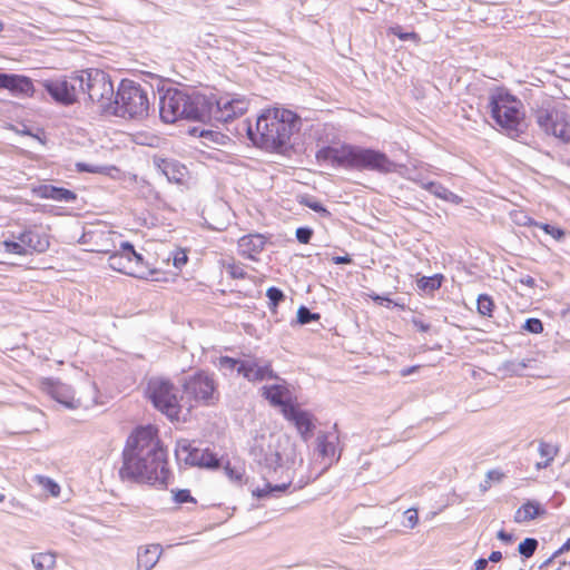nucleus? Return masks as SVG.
I'll return each instance as SVG.
<instances>
[{
	"label": "nucleus",
	"mask_w": 570,
	"mask_h": 570,
	"mask_svg": "<svg viewBox=\"0 0 570 570\" xmlns=\"http://www.w3.org/2000/svg\"><path fill=\"white\" fill-rule=\"evenodd\" d=\"M538 226L544 230L546 234L552 236L556 240H562L566 233L563 229L559 228V227H556L553 225H550V224H538Z\"/></svg>",
	"instance_id": "obj_43"
},
{
	"label": "nucleus",
	"mask_w": 570,
	"mask_h": 570,
	"mask_svg": "<svg viewBox=\"0 0 570 570\" xmlns=\"http://www.w3.org/2000/svg\"><path fill=\"white\" fill-rule=\"evenodd\" d=\"M520 216H521V218L517 219L518 224L523 225V226L532 225V224L538 225L537 223H533L532 218H530L529 216H527V215H524L522 213H520Z\"/></svg>",
	"instance_id": "obj_58"
},
{
	"label": "nucleus",
	"mask_w": 570,
	"mask_h": 570,
	"mask_svg": "<svg viewBox=\"0 0 570 570\" xmlns=\"http://www.w3.org/2000/svg\"><path fill=\"white\" fill-rule=\"evenodd\" d=\"M216 385L213 377L199 372L184 383V393L197 403L210 404L216 399Z\"/></svg>",
	"instance_id": "obj_12"
},
{
	"label": "nucleus",
	"mask_w": 570,
	"mask_h": 570,
	"mask_svg": "<svg viewBox=\"0 0 570 570\" xmlns=\"http://www.w3.org/2000/svg\"><path fill=\"white\" fill-rule=\"evenodd\" d=\"M238 374L252 382L264 381L266 379H278L273 372L269 364L258 365L255 361L246 360L244 364H240Z\"/></svg>",
	"instance_id": "obj_20"
},
{
	"label": "nucleus",
	"mask_w": 570,
	"mask_h": 570,
	"mask_svg": "<svg viewBox=\"0 0 570 570\" xmlns=\"http://www.w3.org/2000/svg\"><path fill=\"white\" fill-rule=\"evenodd\" d=\"M283 416L295 425L304 441H308L311 439L315 425L313 422V415L309 412L293 405L287 406L284 410Z\"/></svg>",
	"instance_id": "obj_15"
},
{
	"label": "nucleus",
	"mask_w": 570,
	"mask_h": 570,
	"mask_svg": "<svg viewBox=\"0 0 570 570\" xmlns=\"http://www.w3.org/2000/svg\"><path fill=\"white\" fill-rule=\"evenodd\" d=\"M179 390L165 377H150L146 387V395L155 409L169 420H178L180 413Z\"/></svg>",
	"instance_id": "obj_8"
},
{
	"label": "nucleus",
	"mask_w": 570,
	"mask_h": 570,
	"mask_svg": "<svg viewBox=\"0 0 570 570\" xmlns=\"http://www.w3.org/2000/svg\"><path fill=\"white\" fill-rule=\"evenodd\" d=\"M333 263L336 264V265H341V264H350L352 263V258L348 256V255H345V256H334L332 258Z\"/></svg>",
	"instance_id": "obj_54"
},
{
	"label": "nucleus",
	"mask_w": 570,
	"mask_h": 570,
	"mask_svg": "<svg viewBox=\"0 0 570 570\" xmlns=\"http://www.w3.org/2000/svg\"><path fill=\"white\" fill-rule=\"evenodd\" d=\"M161 553L163 548L158 543L139 547L136 570H151L158 563Z\"/></svg>",
	"instance_id": "obj_22"
},
{
	"label": "nucleus",
	"mask_w": 570,
	"mask_h": 570,
	"mask_svg": "<svg viewBox=\"0 0 570 570\" xmlns=\"http://www.w3.org/2000/svg\"><path fill=\"white\" fill-rule=\"evenodd\" d=\"M266 244V237L262 234H248L238 239V254L248 259H256Z\"/></svg>",
	"instance_id": "obj_18"
},
{
	"label": "nucleus",
	"mask_w": 570,
	"mask_h": 570,
	"mask_svg": "<svg viewBox=\"0 0 570 570\" xmlns=\"http://www.w3.org/2000/svg\"><path fill=\"white\" fill-rule=\"evenodd\" d=\"M240 364H244V361L233 358L229 356H220L217 360L216 366L220 371H224L225 374H227V372H234V371H236L238 373V368L240 367Z\"/></svg>",
	"instance_id": "obj_33"
},
{
	"label": "nucleus",
	"mask_w": 570,
	"mask_h": 570,
	"mask_svg": "<svg viewBox=\"0 0 570 570\" xmlns=\"http://www.w3.org/2000/svg\"><path fill=\"white\" fill-rule=\"evenodd\" d=\"M478 312L483 316H491L494 303L487 294H481L478 297Z\"/></svg>",
	"instance_id": "obj_37"
},
{
	"label": "nucleus",
	"mask_w": 570,
	"mask_h": 570,
	"mask_svg": "<svg viewBox=\"0 0 570 570\" xmlns=\"http://www.w3.org/2000/svg\"><path fill=\"white\" fill-rule=\"evenodd\" d=\"M31 562L36 570H52L56 564V556L50 552L35 553Z\"/></svg>",
	"instance_id": "obj_30"
},
{
	"label": "nucleus",
	"mask_w": 570,
	"mask_h": 570,
	"mask_svg": "<svg viewBox=\"0 0 570 570\" xmlns=\"http://www.w3.org/2000/svg\"><path fill=\"white\" fill-rule=\"evenodd\" d=\"M43 391H46L55 401L68 409H77L80 401L75 399L72 387L59 381L48 379L43 382Z\"/></svg>",
	"instance_id": "obj_16"
},
{
	"label": "nucleus",
	"mask_w": 570,
	"mask_h": 570,
	"mask_svg": "<svg viewBox=\"0 0 570 570\" xmlns=\"http://www.w3.org/2000/svg\"><path fill=\"white\" fill-rule=\"evenodd\" d=\"M295 235L301 244H308L313 236V229L309 227H298Z\"/></svg>",
	"instance_id": "obj_48"
},
{
	"label": "nucleus",
	"mask_w": 570,
	"mask_h": 570,
	"mask_svg": "<svg viewBox=\"0 0 570 570\" xmlns=\"http://www.w3.org/2000/svg\"><path fill=\"white\" fill-rule=\"evenodd\" d=\"M321 315L318 313H313L306 306H301L297 309V322L302 325L309 324L313 321H318Z\"/></svg>",
	"instance_id": "obj_39"
},
{
	"label": "nucleus",
	"mask_w": 570,
	"mask_h": 570,
	"mask_svg": "<svg viewBox=\"0 0 570 570\" xmlns=\"http://www.w3.org/2000/svg\"><path fill=\"white\" fill-rule=\"evenodd\" d=\"M299 128V118L283 108L267 109L255 124H246V132L253 144L266 151H281L289 144L291 137Z\"/></svg>",
	"instance_id": "obj_2"
},
{
	"label": "nucleus",
	"mask_w": 570,
	"mask_h": 570,
	"mask_svg": "<svg viewBox=\"0 0 570 570\" xmlns=\"http://www.w3.org/2000/svg\"><path fill=\"white\" fill-rule=\"evenodd\" d=\"M199 137L208 139L216 144H220L222 140L225 138V136L218 131L205 130V129L199 130Z\"/></svg>",
	"instance_id": "obj_49"
},
{
	"label": "nucleus",
	"mask_w": 570,
	"mask_h": 570,
	"mask_svg": "<svg viewBox=\"0 0 570 570\" xmlns=\"http://www.w3.org/2000/svg\"><path fill=\"white\" fill-rule=\"evenodd\" d=\"M316 159L321 164H327L334 167L371 170L380 174L393 173L396 167L395 163L380 150L348 144L325 146L317 150Z\"/></svg>",
	"instance_id": "obj_3"
},
{
	"label": "nucleus",
	"mask_w": 570,
	"mask_h": 570,
	"mask_svg": "<svg viewBox=\"0 0 570 570\" xmlns=\"http://www.w3.org/2000/svg\"><path fill=\"white\" fill-rule=\"evenodd\" d=\"M413 324L420 332H428L430 330V324H426L423 321L414 320Z\"/></svg>",
	"instance_id": "obj_57"
},
{
	"label": "nucleus",
	"mask_w": 570,
	"mask_h": 570,
	"mask_svg": "<svg viewBox=\"0 0 570 570\" xmlns=\"http://www.w3.org/2000/svg\"><path fill=\"white\" fill-rule=\"evenodd\" d=\"M266 296L268 297L271 305L274 307L277 306L285 298L283 291L274 286L267 289Z\"/></svg>",
	"instance_id": "obj_42"
},
{
	"label": "nucleus",
	"mask_w": 570,
	"mask_h": 570,
	"mask_svg": "<svg viewBox=\"0 0 570 570\" xmlns=\"http://www.w3.org/2000/svg\"><path fill=\"white\" fill-rule=\"evenodd\" d=\"M80 90L87 92L89 100L101 114L110 115L116 99L110 76L100 69L80 71Z\"/></svg>",
	"instance_id": "obj_6"
},
{
	"label": "nucleus",
	"mask_w": 570,
	"mask_h": 570,
	"mask_svg": "<svg viewBox=\"0 0 570 570\" xmlns=\"http://www.w3.org/2000/svg\"><path fill=\"white\" fill-rule=\"evenodd\" d=\"M442 279L443 276L440 274H435L433 276H423L417 279L416 285L419 289L425 293H433L441 287Z\"/></svg>",
	"instance_id": "obj_31"
},
{
	"label": "nucleus",
	"mask_w": 570,
	"mask_h": 570,
	"mask_svg": "<svg viewBox=\"0 0 570 570\" xmlns=\"http://www.w3.org/2000/svg\"><path fill=\"white\" fill-rule=\"evenodd\" d=\"M149 94L153 99L156 98L150 85L142 86L134 80L122 79L116 91L110 115L130 119L147 117L150 108Z\"/></svg>",
	"instance_id": "obj_5"
},
{
	"label": "nucleus",
	"mask_w": 570,
	"mask_h": 570,
	"mask_svg": "<svg viewBox=\"0 0 570 570\" xmlns=\"http://www.w3.org/2000/svg\"><path fill=\"white\" fill-rule=\"evenodd\" d=\"M550 464H551V462H548L544 460V461L538 462L535 464V466L538 470H541V469H547Z\"/></svg>",
	"instance_id": "obj_63"
},
{
	"label": "nucleus",
	"mask_w": 570,
	"mask_h": 570,
	"mask_svg": "<svg viewBox=\"0 0 570 570\" xmlns=\"http://www.w3.org/2000/svg\"><path fill=\"white\" fill-rule=\"evenodd\" d=\"M173 493H174V500L178 504L188 503V502L196 503L195 498H193L190 491L187 489L173 491Z\"/></svg>",
	"instance_id": "obj_45"
},
{
	"label": "nucleus",
	"mask_w": 570,
	"mask_h": 570,
	"mask_svg": "<svg viewBox=\"0 0 570 570\" xmlns=\"http://www.w3.org/2000/svg\"><path fill=\"white\" fill-rule=\"evenodd\" d=\"M3 89L9 90L16 96H32L35 87L32 80L23 75L6 73Z\"/></svg>",
	"instance_id": "obj_21"
},
{
	"label": "nucleus",
	"mask_w": 570,
	"mask_h": 570,
	"mask_svg": "<svg viewBox=\"0 0 570 570\" xmlns=\"http://www.w3.org/2000/svg\"><path fill=\"white\" fill-rule=\"evenodd\" d=\"M158 168L167 177L168 181L176 184H180L187 173L186 167L176 160L161 159L158 163Z\"/></svg>",
	"instance_id": "obj_26"
},
{
	"label": "nucleus",
	"mask_w": 570,
	"mask_h": 570,
	"mask_svg": "<svg viewBox=\"0 0 570 570\" xmlns=\"http://www.w3.org/2000/svg\"><path fill=\"white\" fill-rule=\"evenodd\" d=\"M391 32L396 36L400 40L406 41V40H413L415 42L420 41V37L415 32H404L400 26L392 27Z\"/></svg>",
	"instance_id": "obj_44"
},
{
	"label": "nucleus",
	"mask_w": 570,
	"mask_h": 570,
	"mask_svg": "<svg viewBox=\"0 0 570 570\" xmlns=\"http://www.w3.org/2000/svg\"><path fill=\"white\" fill-rule=\"evenodd\" d=\"M520 283L529 287H534L535 279L532 276L525 275L524 277L520 278Z\"/></svg>",
	"instance_id": "obj_59"
},
{
	"label": "nucleus",
	"mask_w": 570,
	"mask_h": 570,
	"mask_svg": "<svg viewBox=\"0 0 570 570\" xmlns=\"http://www.w3.org/2000/svg\"><path fill=\"white\" fill-rule=\"evenodd\" d=\"M522 328L532 334H540L543 331V324L541 320L531 317L524 322Z\"/></svg>",
	"instance_id": "obj_41"
},
{
	"label": "nucleus",
	"mask_w": 570,
	"mask_h": 570,
	"mask_svg": "<svg viewBox=\"0 0 570 570\" xmlns=\"http://www.w3.org/2000/svg\"><path fill=\"white\" fill-rule=\"evenodd\" d=\"M337 436L334 434L321 433L316 439V450L322 458H334Z\"/></svg>",
	"instance_id": "obj_29"
},
{
	"label": "nucleus",
	"mask_w": 570,
	"mask_h": 570,
	"mask_svg": "<svg viewBox=\"0 0 570 570\" xmlns=\"http://www.w3.org/2000/svg\"><path fill=\"white\" fill-rule=\"evenodd\" d=\"M263 396L268 400L272 406L279 407L284 415L287 406H293L291 402V392L285 384H273L263 386Z\"/></svg>",
	"instance_id": "obj_17"
},
{
	"label": "nucleus",
	"mask_w": 570,
	"mask_h": 570,
	"mask_svg": "<svg viewBox=\"0 0 570 570\" xmlns=\"http://www.w3.org/2000/svg\"><path fill=\"white\" fill-rule=\"evenodd\" d=\"M529 360L522 361H507L503 363L502 368L511 375H520L522 371L528 367Z\"/></svg>",
	"instance_id": "obj_38"
},
{
	"label": "nucleus",
	"mask_w": 570,
	"mask_h": 570,
	"mask_svg": "<svg viewBox=\"0 0 570 570\" xmlns=\"http://www.w3.org/2000/svg\"><path fill=\"white\" fill-rule=\"evenodd\" d=\"M538 540L534 538L524 539L518 547L519 553L524 558H530L534 554L538 548Z\"/></svg>",
	"instance_id": "obj_35"
},
{
	"label": "nucleus",
	"mask_w": 570,
	"mask_h": 570,
	"mask_svg": "<svg viewBox=\"0 0 570 570\" xmlns=\"http://www.w3.org/2000/svg\"><path fill=\"white\" fill-rule=\"evenodd\" d=\"M415 370H416V366L409 367V368H404V370H402V371H401V374H402L403 376H406V375L412 374Z\"/></svg>",
	"instance_id": "obj_64"
},
{
	"label": "nucleus",
	"mask_w": 570,
	"mask_h": 570,
	"mask_svg": "<svg viewBox=\"0 0 570 570\" xmlns=\"http://www.w3.org/2000/svg\"><path fill=\"white\" fill-rule=\"evenodd\" d=\"M498 539L503 542H511L513 540V535L511 533L505 532L504 530H500L497 534Z\"/></svg>",
	"instance_id": "obj_55"
},
{
	"label": "nucleus",
	"mask_w": 570,
	"mask_h": 570,
	"mask_svg": "<svg viewBox=\"0 0 570 570\" xmlns=\"http://www.w3.org/2000/svg\"><path fill=\"white\" fill-rule=\"evenodd\" d=\"M35 191L41 198L53 199L61 203H71L77 198V195L72 190L53 185H40Z\"/></svg>",
	"instance_id": "obj_23"
},
{
	"label": "nucleus",
	"mask_w": 570,
	"mask_h": 570,
	"mask_svg": "<svg viewBox=\"0 0 570 570\" xmlns=\"http://www.w3.org/2000/svg\"><path fill=\"white\" fill-rule=\"evenodd\" d=\"M187 261L188 256L185 250L178 249L174 253L173 263L176 268H181L184 265H186Z\"/></svg>",
	"instance_id": "obj_50"
},
{
	"label": "nucleus",
	"mask_w": 570,
	"mask_h": 570,
	"mask_svg": "<svg viewBox=\"0 0 570 570\" xmlns=\"http://www.w3.org/2000/svg\"><path fill=\"white\" fill-rule=\"evenodd\" d=\"M404 514L406 519V523L404 525L413 529L419 522L417 511L415 509H409L404 512Z\"/></svg>",
	"instance_id": "obj_51"
},
{
	"label": "nucleus",
	"mask_w": 570,
	"mask_h": 570,
	"mask_svg": "<svg viewBox=\"0 0 570 570\" xmlns=\"http://www.w3.org/2000/svg\"><path fill=\"white\" fill-rule=\"evenodd\" d=\"M305 205L323 216H330V212L317 200L308 199L305 202Z\"/></svg>",
	"instance_id": "obj_52"
},
{
	"label": "nucleus",
	"mask_w": 570,
	"mask_h": 570,
	"mask_svg": "<svg viewBox=\"0 0 570 570\" xmlns=\"http://www.w3.org/2000/svg\"><path fill=\"white\" fill-rule=\"evenodd\" d=\"M489 564V560L480 558L474 562V570H485Z\"/></svg>",
	"instance_id": "obj_56"
},
{
	"label": "nucleus",
	"mask_w": 570,
	"mask_h": 570,
	"mask_svg": "<svg viewBox=\"0 0 570 570\" xmlns=\"http://www.w3.org/2000/svg\"><path fill=\"white\" fill-rule=\"evenodd\" d=\"M489 108L495 124L509 136L518 137L523 132L521 101L508 92H494L489 97Z\"/></svg>",
	"instance_id": "obj_7"
},
{
	"label": "nucleus",
	"mask_w": 570,
	"mask_h": 570,
	"mask_svg": "<svg viewBox=\"0 0 570 570\" xmlns=\"http://www.w3.org/2000/svg\"><path fill=\"white\" fill-rule=\"evenodd\" d=\"M125 249L127 253H129L130 261H132L131 276L138 278H147L154 273L149 267V264L145 261L144 256L135 250L131 243L125 242Z\"/></svg>",
	"instance_id": "obj_24"
},
{
	"label": "nucleus",
	"mask_w": 570,
	"mask_h": 570,
	"mask_svg": "<svg viewBox=\"0 0 570 570\" xmlns=\"http://www.w3.org/2000/svg\"><path fill=\"white\" fill-rule=\"evenodd\" d=\"M108 265L114 271L131 276L132 261H130L129 253L125 249V242L120 244L118 250L109 255Z\"/></svg>",
	"instance_id": "obj_25"
},
{
	"label": "nucleus",
	"mask_w": 570,
	"mask_h": 570,
	"mask_svg": "<svg viewBox=\"0 0 570 570\" xmlns=\"http://www.w3.org/2000/svg\"><path fill=\"white\" fill-rule=\"evenodd\" d=\"M538 451H539V454L541 455V458H543L548 462H552L554 456L559 452V448L551 443L540 441Z\"/></svg>",
	"instance_id": "obj_36"
},
{
	"label": "nucleus",
	"mask_w": 570,
	"mask_h": 570,
	"mask_svg": "<svg viewBox=\"0 0 570 570\" xmlns=\"http://www.w3.org/2000/svg\"><path fill=\"white\" fill-rule=\"evenodd\" d=\"M416 183L423 189L430 191L431 194H433L435 197H438L440 199H443V200H446V202H450L453 204H459L461 202V198L456 194H454L453 191H451L450 189H448L440 183L425 181L423 179L416 180Z\"/></svg>",
	"instance_id": "obj_27"
},
{
	"label": "nucleus",
	"mask_w": 570,
	"mask_h": 570,
	"mask_svg": "<svg viewBox=\"0 0 570 570\" xmlns=\"http://www.w3.org/2000/svg\"><path fill=\"white\" fill-rule=\"evenodd\" d=\"M489 560V562H499L502 560V553L500 551H493L491 552V554L489 556V558L487 559Z\"/></svg>",
	"instance_id": "obj_61"
},
{
	"label": "nucleus",
	"mask_w": 570,
	"mask_h": 570,
	"mask_svg": "<svg viewBox=\"0 0 570 570\" xmlns=\"http://www.w3.org/2000/svg\"><path fill=\"white\" fill-rule=\"evenodd\" d=\"M159 116L164 122L174 124L180 119L183 101H188L189 88H158Z\"/></svg>",
	"instance_id": "obj_10"
},
{
	"label": "nucleus",
	"mask_w": 570,
	"mask_h": 570,
	"mask_svg": "<svg viewBox=\"0 0 570 570\" xmlns=\"http://www.w3.org/2000/svg\"><path fill=\"white\" fill-rule=\"evenodd\" d=\"M246 110L247 102L244 99L216 98L214 95L206 96L189 88L188 101H183L180 119L228 122Z\"/></svg>",
	"instance_id": "obj_4"
},
{
	"label": "nucleus",
	"mask_w": 570,
	"mask_h": 570,
	"mask_svg": "<svg viewBox=\"0 0 570 570\" xmlns=\"http://www.w3.org/2000/svg\"><path fill=\"white\" fill-rule=\"evenodd\" d=\"M252 455L259 463L264 464L269 470H276L282 462L281 454L273 450L269 444L266 443V450L264 449V440H257L256 444L252 449Z\"/></svg>",
	"instance_id": "obj_19"
},
{
	"label": "nucleus",
	"mask_w": 570,
	"mask_h": 570,
	"mask_svg": "<svg viewBox=\"0 0 570 570\" xmlns=\"http://www.w3.org/2000/svg\"><path fill=\"white\" fill-rule=\"evenodd\" d=\"M226 268L228 274L235 279H244L246 277V273L240 263H229Z\"/></svg>",
	"instance_id": "obj_46"
},
{
	"label": "nucleus",
	"mask_w": 570,
	"mask_h": 570,
	"mask_svg": "<svg viewBox=\"0 0 570 570\" xmlns=\"http://www.w3.org/2000/svg\"><path fill=\"white\" fill-rule=\"evenodd\" d=\"M77 169H78V171H81V173H95V169L91 166L83 164V163H78Z\"/></svg>",
	"instance_id": "obj_60"
},
{
	"label": "nucleus",
	"mask_w": 570,
	"mask_h": 570,
	"mask_svg": "<svg viewBox=\"0 0 570 570\" xmlns=\"http://www.w3.org/2000/svg\"><path fill=\"white\" fill-rule=\"evenodd\" d=\"M167 453L153 425L131 433L122 452L119 476L122 481L166 487L169 478Z\"/></svg>",
	"instance_id": "obj_1"
},
{
	"label": "nucleus",
	"mask_w": 570,
	"mask_h": 570,
	"mask_svg": "<svg viewBox=\"0 0 570 570\" xmlns=\"http://www.w3.org/2000/svg\"><path fill=\"white\" fill-rule=\"evenodd\" d=\"M2 245L4 247L6 253L9 254H16L19 256H27L29 255L24 247L20 244L18 239H14L8 235V238L2 242Z\"/></svg>",
	"instance_id": "obj_34"
},
{
	"label": "nucleus",
	"mask_w": 570,
	"mask_h": 570,
	"mask_svg": "<svg viewBox=\"0 0 570 570\" xmlns=\"http://www.w3.org/2000/svg\"><path fill=\"white\" fill-rule=\"evenodd\" d=\"M534 118L546 134L552 135L563 142H570V120L564 110L551 102H544L535 109Z\"/></svg>",
	"instance_id": "obj_9"
},
{
	"label": "nucleus",
	"mask_w": 570,
	"mask_h": 570,
	"mask_svg": "<svg viewBox=\"0 0 570 570\" xmlns=\"http://www.w3.org/2000/svg\"><path fill=\"white\" fill-rule=\"evenodd\" d=\"M544 513L546 510L541 507L540 503L529 500L515 511L514 521L517 523L529 522Z\"/></svg>",
	"instance_id": "obj_28"
},
{
	"label": "nucleus",
	"mask_w": 570,
	"mask_h": 570,
	"mask_svg": "<svg viewBox=\"0 0 570 570\" xmlns=\"http://www.w3.org/2000/svg\"><path fill=\"white\" fill-rule=\"evenodd\" d=\"M570 551V538L562 544V547L556 552V554Z\"/></svg>",
	"instance_id": "obj_62"
},
{
	"label": "nucleus",
	"mask_w": 570,
	"mask_h": 570,
	"mask_svg": "<svg viewBox=\"0 0 570 570\" xmlns=\"http://www.w3.org/2000/svg\"><path fill=\"white\" fill-rule=\"evenodd\" d=\"M226 475L234 482L240 483L244 476V470L242 468L232 466L229 463L225 466Z\"/></svg>",
	"instance_id": "obj_47"
},
{
	"label": "nucleus",
	"mask_w": 570,
	"mask_h": 570,
	"mask_svg": "<svg viewBox=\"0 0 570 570\" xmlns=\"http://www.w3.org/2000/svg\"><path fill=\"white\" fill-rule=\"evenodd\" d=\"M39 484L43 487L45 490L50 492L53 497L59 495L60 493V487L50 478L48 476H38Z\"/></svg>",
	"instance_id": "obj_40"
},
{
	"label": "nucleus",
	"mask_w": 570,
	"mask_h": 570,
	"mask_svg": "<svg viewBox=\"0 0 570 570\" xmlns=\"http://www.w3.org/2000/svg\"><path fill=\"white\" fill-rule=\"evenodd\" d=\"M8 235L18 239L29 255L32 253H45L50 246L48 235L40 233L37 228L29 227L19 232L10 230Z\"/></svg>",
	"instance_id": "obj_14"
},
{
	"label": "nucleus",
	"mask_w": 570,
	"mask_h": 570,
	"mask_svg": "<svg viewBox=\"0 0 570 570\" xmlns=\"http://www.w3.org/2000/svg\"><path fill=\"white\" fill-rule=\"evenodd\" d=\"M42 86L57 104L63 106L72 105L76 102L80 90V72L70 78L45 80Z\"/></svg>",
	"instance_id": "obj_11"
},
{
	"label": "nucleus",
	"mask_w": 570,
	"mask_h": 570,
	"mask_svg": "<svg viewBox=\"0 0 570 570\" xmlns=\"http://www.w3.org/2000/svg\"><path fill=\"white\" fill-rule=\"evenodd\" d=\"M176 455L179 460L185 461V463L189 465L210 469L219 466V460L210 450L197 449L193 446L188 440H179L177 442Z\"/></svg>",
	"instance_id": "obj_13"
},
{
	"label": "nucleus",
	"mask_w": 570,
	"mask_h": 570,
	"mask_svg": "<svg viewBox=\"0 0 570 570\" xmlns=\"http://www.w3.org/2000/svg\"><path fill=\"white\" fill-rule=\"evenodd\" d=\"M291 485V482L282 483L272 485L271 483H267L264 488H257L253 490V495L263 499L268 495H275L277 497L279 493L285 492Z\"/></svg>",
	"instance_id": "obj_32"
},
{
	"label": "nucleus",
	"mask_w": 570,
	"mask_h": 570,
	"mask_svg": "<svg viewBox=\"0 0 570 570\" xmlns=\"http://www.w3.org/2000/svg\"><path fill=\"white\" fill-rule=\"evenodd\" d=\"M503 478V473L498 470H490L487 473V480L491 483V481H501Z\"/></svg>",
	"instance_id": "obj_53"
}]
</instances>
